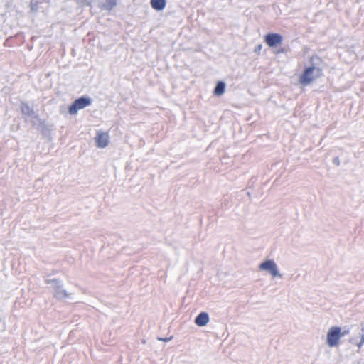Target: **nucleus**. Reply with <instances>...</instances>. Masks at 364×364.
<instances>
[{"label":"nucleus","mask_w":364,"mask_h":364,"mask_svg":"<svg viewBox=\"0 0 364 364\" xmlns=\"http://www.w3.org/2000/svg\"><path fill=\"white\" fill-rule=\"evenodd\" d=\"M322 60L318 55H313L309 59V65L304 68L299 76V82L302 85H308L314 80L323 75V68L321 66Z\"/></svg>","instance_id":"f257e3e1"},{"label":"nucleus","mask_w":364,"mask_h":364,"mask_svg":"<svg viewBox=\"0 0 364 364\" xmlns=\"http://www.w3.org/2000/svg\"><path fill=\"white\" fill-rule=\"evenodd\" d=\"M46 284H50L54 289L53 296L58 300H62L69 298L73 294L68 293L63 288V282L59 279H48L45 281Z\"/></svg>","instance_id":"f03ea898"},{"label":"nucleus","mask_w":364,"mask_h":364,"mask_svg":"<svg viewBox=\"0 0 364 364\" xmlns=\"http://www.w3.org/2000/svg\"><path fill=\"white\" fill-rule=\"evenodd\" d=\"M92 104V99L87 95H82L75 99L68 107V112L71 115L76 114L80 109H82Z\"/></svg>","instance_id":"7ed1b4c3"},{"label":"nucleus","mask_w":364,"mask_h":364,"mask_svg":"<svg viewBox=\"0 0 364 364\" xmlns=\"http://www.w3.org/2000/svg\"><path fill=\"white\" fill-rule=\"evenodd\" d=\"M341 328L336 326L329 328L326 335V344L329 347L333 348L338 345L340 338H341Z\"/></svg>","instance_id":"20e7f679"},{"label":"nucleus","mask_w":364,"mask_h":364,"mask_svg":"<svg viewBox=\"0 0 364 364\" xmlns=\"http://www.w3.org/2000/svg\"><path fill=\"white\" fill-rule=\"evenodd\" d=\"M259 269L268 272L273 277H282L277 264L273 259H266L259 264Z\"/></svg>","instance_id":"39448f33"},{"label":"nucleus","mask_w":364,"mask_h":364,"mask_svg":"<svg viewBox=\"0 0 364 364\" xmlns=\"http://www.w3.org/2000/svg\"><path fill=\"white\" fill-rule=\"evenodd\" d=\"M264 41L269 48H276L282 43L283 36L278 33L269 32L264 35Z\"/></svg>","instance_id":"423d86ee"},{"label":"nucleus","mask_w":364,"mask_h":364,"mask_svg":"<svg viewBox=\"0 0 364 364\" xmlns=\"http://www.w3.org/2000/svg\"><path fill=\"white\" fill-rule=\"evenodd\" d=\"M37 120L38 121V124L36 125L35 122H32L33 126L36 127L37 129L41 132V134L44 137H48L52 130V126L46 124L44 119H42L39 117L37 119Z\"/></svg>","instance_id":"0eeeda50"},{"label":"nucleus","mask_w":364,"mask_h":364,"mask_svg":"<svg viewBox=\"0 0 364 364\" xmlns=\"http://www.w3.org/2000/svg\"><path fill=\"white\" fill-rule=\"evenodd\" d=\"M20 109L21 114L24 116L31 117L36 119L39 117V116L35 112L33 108L31 107L26 102H21Z\"/></svg>","instance_id":"6e6552de"},{"label":"nucleus","mask_w":364,"mask_h":364,"mask_svg":"<svg viewBox=\"0 0 364 364\" xmlns=\"http://www.w3.org/2000/svg\"><path fill=\"white\" fill-rule=\"evenodd\" d=\"M95 139L97 146L102 149L105 148L109 142L108 134L102 132H98Z\"/></svg>","instance_id":"1a4fd4ad"},{"label":"nucleus","mask_w":364,"mask_h":364,"mask_svg":"<svg viewBox=\"0 0 364 364\" xmlns=\"http://www.w3.org/2000/svg\"><path fill=\"white\" fill-rule=\"evenodd\" d=\"M101 10L111 11L117 5V0H96Z\"/></svg>","instance_id":"9d476101"},{"label":"nucleus","mask_w":364,"mask_h":364,"mask_svg":"<svg viewBox=\"0 0 364 364\" xmlns=\"http://www.w3.org/2000/svg\"><path fill=\"white\" fill-rule=\"evenodd\" d=\"M210 321L209 315L207 312L202 311L195 318V323L199 327H203L208 324Z\"/></svg>","instance_id":"9b49d317"},{"label":"nucleus","mask_w":364,"mask_h":364,"mask_svg":"<svg viewBox=\"0 0 364 364\" xmlns=\"http://www.w3.org/2000/svg\"><path fill=\"white\" fill-rule=\"evenodd\" d=\"M225 82L223 80H219L216 82L213 93L215 96H221L225 93Z\"/></svg>","instance_id":"f8f14e48"},{"label":"nucleus","mask_w":364,"mask_h":364,"mask_svg":"<svg viewBox=\"0 0 364 364\" xmlns=\"http://www.w3.org/2000/svg\"><path fill=\"white\" fill-rule=\"evenodd\" d=\"M150 4L153 9L161 11L166 8V0H151Z\"/></svg>","instance_id":"ddd939ff"},{"label":"nucleus","mask_w":364,"mask_h":364,"mask_svg":"<svg viewBox=\"0 0 364 364\" xmlns=\"http://www.w3.org/2000/svg\"><path fill=\"white\" fill-rule=\"evenodd\" d=\"M360 340L357 343V346H358L359 348H360L363 346V345L364 344V326L363 325L361 326V333H360Z\"/></svg>","instance_id":"4468645a"},{"label":"nucleus","mask_w":364,"mask_h":364,"mask_svg":"<svg viewBox=\"0 0 364 364\" xmlns=\"http://www.w3.org/2000/svg\"><path fill=\"white\" fill-rule=\"evenodd\" d=\"M77 2L81 3L83 6H90V0H76Z\"/></svg>","instance_id":"2eb2a0df"},{"label":"nucleus","mask_w":364,"mask_h":364,"mask_svg":"<svg viewBox=\"0 0 364 364\" xmlns=\"http://www.w3.org/2000/svg\"><path fill=\"white\" fill-rule=\"evenodd\" d=\"M333 164H335L336 166H340V159H339V157L338 156H336L333 158Z\"/></svg>","instance_id":"dca6fc26"},{"label":"nucleus","mask_w":364,"mask_h":364,"mask_svg":"<svg viewBox=\"0 0 364 364\" xmlns=\"http://www.w3.org/2000/svg\"><path fill=\"white\" fill-rule=\"evenodd\" d=\"M350 331L349 329H345L344 331H342V329L341 330V337H343L345 336L346 335H348Z\"/></svg>","instance_id":"f3484780"},{"label":"nucleus","mask_w":364,"mask_h":364,"mask_svg":"<svg viewBox=\"0 0 364 364\" xmlns=\"http://www.w3.org/2000/svg\"><path fill=\"white\" fill-rule=\"evenodd\" d=\"M262 48V44L258 45L257 46L255 47V53L259 52L261 50Z\"/></svg>","instance_id":"a211bd4d"},{"label":"nucleus","mask_w":364,"mask_h":364,"mask_svg":"<svg viewBox=\"0 0 364 364\" xmlns=\"http://www.w3.org/2000/svg\"><path fill=\"white\" fill-rule=\"evenodd\" d=\"M286 53V49H285L284 48H279V49L277 50V54H279V53Z\"/></svg>","instance_id":"6ab92c4d"},{"label":"nucleus","mask_w":364,"mask_h":364,"mask_svg":"<svg viewBox=\"0 0 364 364\" xmlns=\"http://www.w3.org/2000/svg\"><path fill=\"white\" fill-rule=\"evenodd\" d=\"M159 339L161 340V341L167 342V341H169L171 339V337H170V338H159Z\"/></svg>","instance_id":"aec40b11"},{"label":"nucleus","mask_w":364,"mask_h":364,"mask_svg":"<svg viewBox=\"0 0 364 364\" xmlns=\"http://www.w3.org/2000/svg\"><path fill=\"white\" fill-rule=\"evenodd\" d=\"M350 343H351L352 344H355V345H357V343H358L356 342V341H355V338H351V339H350Z\"/></svg>","instance_id":"412c9836"}]
</instances>
